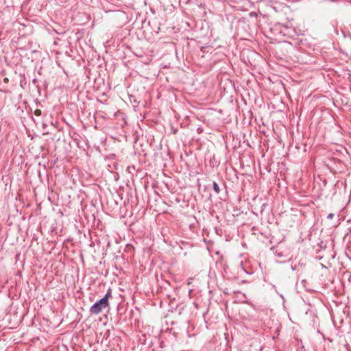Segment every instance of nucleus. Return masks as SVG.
<instances>
[{"mask_svg":"<svg viewBox=\"0 0 351 351\" xmlns=\"http://www.w3.org/2000/svg\"><path fill=\"white\" fill-rule=\"evenodd\" d=\"M301 284L302 285V286L306 289V284H307V281L306 280H302L301 281Z\"/></svg>","mask_w":351,"mask_h":351,"instance_id":"obj_3","label":"nucleus"},{"mask_svg":"<svg viewBox=\"0 0 351 351\" xmlns=\"http://www.w3.org/2000/svg\"><path fill=\"white\" fill-rule=\"evenodd\" d=\"M334 217V214L333 213H330L327 216V218L329 219H332Z\"/></svg>","mask_w":351,"mask_h":351,"instance_id":"obj_5","label":"nucleus"},{"mask_svg":"<svg viewBox=\"0 0 351 351\" xmlns=\"http://www.w3.org/2000/svg\"><path fill=\"white\" fill-rule=\"evenodd\" d=\"M298 265L302 266V264L301 263H299Z\"/></svg>","mask_w":351,"mask_h":351,"instance_id":"obj_8","label":"nucleus"},{"mask_svg":"<svg viewBox=\"0 0 351 351\" xmlns=\"http://www.w3.org/2000/svg\"><path fill=\"white\" fill-rule=\"evenodd\" d=\"M276 255L278 257H282V252H276Z\"/></svg>","mask_w":351,"mask_h":351,"instance_id":"obj_7","label":"nucleus"},{"mask_svg":"<svg viewBox=\"0 0 351 351\" xmlns=\"http://www.w3.org/2000/svg\"><path fill=\"white\" fill-rule=\"evenodd\" d=\"M291 270L295 271V270H296L298 269V266L296 265H291Z\"/></svg>","mask_w":351,"mask_h":351,"instance_id":"obj_6","label":"nucleus"},{"mask_svg":"<svg viewBox=\"0 0 351 351\" xmlns=\"http://www.w3.org/2000/svg\"><path fill=\"white\" fill-rule=\"evenodd\" d=\"M35 114L36 115H40L41 114V110H38V109L36 110H35Z\"/></svg>","mask_w":351,"mask_h":351,"instance_id":"obj_4","label":"nucleus"},{"mask_svg":"<svg viewBox=\"0 0 351 351\" xmlns=\"http://www.w3.org/2000/svg\"><path fill=\"white\" fill-rule=\"evenodd\" d=\"M213 190L215 191V192L217 193V194H219V192H220V188H219V186L218 185V184L216 182H214L213 184Z\"/></svg>","mask_w":351,"mask_h":351,"instance_id":"obj_2","label":"nucleus"},{"mask_svg":"<svg viewBox=\"0 0 351 351\" xmlns=\"http://www.w3.org/2000/svg\"><path fill=\"white\" fill-rule=\"evenodd\" d=\"M111 297V290L109 289L106 295L94 303L90 308V313L93 315H98L101 311L109 306L108 299Z\"/></svg>","mask_w":351,"mask_h":351,"instance_id":"obj_1","label":"nucleus"}]
</instances>
